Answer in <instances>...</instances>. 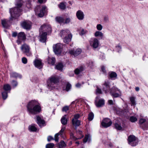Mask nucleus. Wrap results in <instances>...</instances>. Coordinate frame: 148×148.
I'll use <instances>...</instances> for the list:
<instances>
[{
    "label": "nucleus",
    "mask_w": 148,
    "mask_h": 148,
    "mask_svg": "<svg viewBox=\"0 0 148 148\" xmlns=\"http://www.w3.org/2000/svg\"><path fill=\"white\" fill-rule=\"evenodd\" d=\"M8 23L9 21L6 19H4L1 20L2 24L3 27L5 28H7L9 27Z\"/></svg>",
    "instance_id": "5701e85b"
},
{
    "label": "nucleus",
    "mask_w": 148,
    "mask_h": 148,
    "mask_svg": "<svg viewBox=\"0 0 148 148\" xmlns=\"http://www.w3.org/2000/svg\"><path fill=\"white\" fill-rule=\"evenodd\" d=\"M146 121V120L144 119H141L139 120V123L140 124L145 122V125L142 127V128L144 130H146L148 129V121Z\"/></svg>",
    "instance_id": "2eb2a0df"
},
{
    "label": "nucleus",
    "mask_w": 148,
    "mask_h": 148,
    "mask_svg": "<svg viewBox=\"0 0 148 148\" xmlns=\"http://www.w3.org/2000/svg\"><path fill=\"white\" fill-rule=\"evenodd\" d=\"M80 115L79 114H76L74 115V118L72 119L75 120H77L79 117Z\"/></svg>",
    "instance_id": "3c124183"
},
{
    "label": "nucleus",
    "mask_w": 148,
    "mask_h": 148,
    "mask_svg": "<svg viewBox=\"0 0 148 148\" xmlns=\"http://www.w3.org/2000/svg\"><path fill=\"white\" fill-rule=\"evenodd\" d=\"M27 110L29 112L36 114L41 111V108L38 101L32 100L29 102L27 106Z\"/></svg>",
    "instance_id": "f257e3e1"
},
{
    "label": "nucleus",
    "mask_w": 148,
    "mask_h": 148,
    "mask_svg": "<svg viewBox=\"0 0 148 148\" xmlns=\"http://www.w3.org/2000/svg\"><path fill=\"white\" fill-rule=\"evenodd\" d=\"M90 135H86L83 139V142L84 143H86L87 141H90Z\"/></svg>",
    "instance_id": "e433bc0d"
},
{
    "label": "nucleus",
    "mask_w": 148,
    "mask_h": 148,
    "mask_svg": "<svg viewBox=\"0 0 148 148\" xmlns=\"http://www.w3.org/2000/svg\"><path fill=\"white\" fill-rule=\"evenodd\" d=\"M71 87V85L70 84H68L66 86V90L67 91H68L70 89Z\"/></svg>",
    "instance_id": "8fccbe9b"
},
{
    "label": "nucleus",
    "mask_w": 148,
    "mask_h": 148,
    "mask_svg": "<svg viewBox=\"0 0 148 148\" xmlns=\"http://www.w3.org/2000/svg\"><path fill=\"white\" fill-rule=\"evenodd\" d=\"M63 66L62 64L61 63H58L56 66V68L58 70L61 71L62 70Z\"/></svg>",
    "instance_id": "2f4dec72"
},
{
    "label": "nucleus",
    "mask_w": 148,
    "mask_h": 148,
    "mask_svg": "<svg viewBox=\"0 0 148 148\" xmlns=\"http://www.w3.org/2000/svg\"><path fill=\"white\" fill-rule=\"evenodd\" d=\"M55 19L57 22L60 23H63L64 21L63 18L59 16L56 17L55 18Z\"/></svg>",
    "instance_id": "c756f323"
},
{
    "label": "nucleus",
    "mask_w": 148,
    "mask_h": 148,
    "mask_svg": "<svg viewBox=\"0 0 148 148\" xmlns=\"http://www.w3.org/2000/svg\"><path fill=\"white\" fill-rule=\"evenodd\" d=\"M40 32H46L42 33L40 36V40L42 42H45L46 40L47 33H50L51 29L50 26L49 25L44 24L41 25L39 29Z\"/></svg>",
    "instance_id": "f03ea898"
},
{
    "label": "nucleus",
    "mask_w": 148,
    "mask_h": 148,
    "mask_svg": "<svg viewBox=\"0 0 148 148\" xmlns=\"http://www.w3.org/2000/svg\"><path fill=\"white\" fill-rule=\"evenodd\" d=\"M55 59L54 58H49L48 59V62L49 64L53 65L55 63Z\"/></svg>",
    "instance_id": "393cba45"
},
{
    "label": "nucleus",
    "mask_w": 148,
    "mask_h": 148,
    "mask_svg": "<svg viewBox=\"0 0 148 148\" xmlns=\"http://www.w3.org/2000/svg\"><path fill=\"white\" fill-rule=\"evenodd\" d=\"M46 7L45 6H43L42 8L40 10V13L38 14L39 17H42L45 14L47 10Z\"/></svg>",
    "instance_id": "f3484780"
},
{
    "label": "nucleus",
    "mask_w": 148,
    "mask_h": 148,
    "mask_svg": "<svg viewBox=\"0 0 148 148\" xmlns=\"http://www.w3.org/2000/svg\"><path fill=\"white\" fill-rule=\"evenodd\" d=\"M40 6H37L35 8V11L36 13L38 12V10L40 9Z\"/></svg>",
    "instance_id": "4d7b16f0"
},
{
    "label": "nucleus",
    "mask_w": 148,
    "mask_h": 148,
    "mask_svg": "<svg viewBox=\"0 0 148 148\" xmlns=\"http://www.w3.org/2000/svg\"><path fill=\"white\" fill-rule=\"evenodd\" d=\"M72 123L73 125L78 126L80 125V121L78 120H74V119H72Z\"/></svg>",
    "instance_id": "b1692460"
},
{
    "label": "nucleus",
    "mask_w": 148,
    "mask_h": 148,
    "mask_svg": "<svg viewBox=\"0 0 148 148\" xmlns=\"http://www.w3.org/2000/svg\"><path fill=\"white\" fill-rule=\"evenodd\" d=\"M24 2L22 0H17L16 4V7L21 8L23 5Z\"/></svg>",
    "instance_id": "4be33fe9"
},
{
    "label": "nucleus",
    "mask_w": 148,
    "mask_h": 148,
    "mask_svg": "<svg viewBox=\"0 0 148 148\" xmlns=\"http://www.w3.org/2000/svg\"><path fill=\"white\" fill-rule=\"evenodd\" d=\"M115 128L118 130H120L122 129V127L119 124L116 123L115 124Z\"/></svg>",
    "instance_id": "c03bdc74"
},
{
    "label": "nucleus",
    "mask_w": 148,
    "mask_h": 148,
    "mask_svg": "<svg viewBox=\"0 0 148 148\" xmlns=\"http://www.w3.org/2000/svg\"><path fill=\"white\" fill-rule=\"evenodd\" d=\"M70 136H71V138L74 140H75L77 139V138L74 137V136L73 135V134H71Z\"/></svg>",
    "instance_id": "bf43d9fd"
},
{
    "label": "nucleus",
    "mask_w": 148,
    "mask_h": 148,
    "mask_svg": "<svg viewBox=\"0 0 148 148\" xmlns=\"http://www.w3.org/2000/svg\"><path fill=\"white\" fill-rule=\"evenodd\" d=\"M66 115H64L62 117L61 120L62 123L64 125H65L67 123V120L66 119Z\"/></svg>",
    "instance_id": "c85d7f7f"
},
{
    "label": "nucleus",
    "mask_w": 148,
    "mask_h": 148,
    "mask_svg": "<svg viewBox=\"0 0 148 148\" xmlns=\"http://www.w3.org/2000/svg\"><path fill=\"white\" fill-rule=\"evenodd\" d=\"M94 114L92 112H90L88 115V119L89 121L92 120L94 117Z\"/></svg>",
    "instance_id": "a19ab883"
},
{
    "label": "nucleus",
    "mask_w": 148,
    "mask_h": 148,
    "mask_svg": "<svg viewBox=\"0 0 148 148\" xmlns=\"http://www.w3.org/2000/svg\"><path fill=\"white\" fill-rule=\"evenodd\" d=\"M4 90L6 92L8 90H10L11 89V86L9 84H5L3 87Z\"/></svg>",
    "instance_id": "7c9ffc66"
},
{
    "label": "nucleus",
    "mask_w": 148,
    "mask_h": 148,
    "mask_svg": "<svg viewBox=\"0 0 148 148\" xmlns=\"http://www.w3.org/2000/svg\"><path fill=\"white\" fill-rule=\"evenodd\" d=\"M69 106H65L62 108V110L63 112H66L67 111L69 110Z\"/></svg>",
    "instance_id": "49530a36"
},
{
    "label": "nucleus",
    "mask_w": 148,
    "mask_h": 148,
    "mask_svg": "<svg viewBox=\"0 0 148 148\" xmlns=\"http://www.w3.org/2000/svg\"><path fill=\"white\" fill-rule=\"evenodd\" d=\"M45 0H38V2L40 3H42L44 2H45Z\"/></svg>",
    "instance_id": "69168bd1"
},
{
    "label": "nucleus",
    "mask_w": 148,
    "mask_h": 148,
    "mask_svg": "<svg viewBox=\"0 0 148 148\" xmlns=\"http://www.w3.org/2000/svg\"><path fill=\"white\" fill-rule=\"evenodd\" d=\"M66 3L61 2L59 5L58 7L61 10H64L66 8Z\"/></svg>",
    "instance_id": "a878e982"
},
{
    "label": "nucleus",
    "mask_w": 148,
    "mask_h": 148,
    "mask_svg": "<svg viewBox=\"0 0 148 148\" xmlns=\"http://www.w3.org/2000/svg\"><path fill=\"white\" fill-rule=\"evenodd\" d=\"M37 123L39 125L40 124H43L45 123V121L44 120L42 119L40 116H38L37 117Z\"/></svg>",
    "instance_id": "cd10ccee"
},
{
    "label": "nucleus",
    "mask_w": 148,
    "mask_h": 148,
    "mask_svg": "<svg viewBox=\"0 0 148 148\" xmlns=\"http://www.w3.org/2000/svg\"><path fill=\"white\" fill-rule=\"evenodd\" d=\"M97 29L99 30H102L103 27L100 24L97 25Z\"/></svg>",
    "instance_id": "603ef678"
},
{
    "label": "nucleus",
    "mask_w": 148,
    "mask_h": 148,
    "mask_svg": "<svg viewBox=\"0 0 148 148\" xmlns=\"http://www.w3.org/2000/svg\"><path fill=\"white\" fill-rule=\"evenodd\" d=\"M81 52L82 50L80 49H77L75 50L72 49L69 51V53L75 56L78 55L81 53Z\"/></svg>",
    "instance_id": "4468645a"
},
{
    "label": "nucleus",
    "mask_w": 148,
    "mask_h": 148,
    "mask_svg": "<svg viewBox=\"0 0 148 148\" xmlns=\"http://www.w3.org/2000/svg\"><path fill=\"white\" fill-rule=\"evenodd\" d=\"M22 60L23 63L24 64H26L27 62V60L25 57H23L22 59Z\"/></svg>",
    "instance_id": "864d4df0"
},
{
    "label": "nucleus",
    "mask_w": 148,
    "mask_h": 148,
    "mask_svg": "<svg viewBox=\"0 0 148 148\" xmlns=\"http://www.w3.org/2000/svg\"><path fill=\"white\" fill-rule=\"evenodd\" d=\"M99 97H97L96 98L95 101V105L97 107H99L103 106L104 104V101L103 99H100L99 101Z\"/></svg>",
    "instance_id": "ddd939ff"
},
{
    "label": "nucleus",
    "mask_w": 148,
    "mask_h": 148,
    "mask_svg": "<svg viewBox=\"0 0 148 148\" xmlns=\"http://www.w3.org/2000/svg\"><path fill=\"white\" fill-rule=\"evenodd\" d=\"M13 87H16L18 85V83L16 81L12 80L11 83Z\"/></svg>",
    "instance_id": "37998d69"
},
{
    "label": "nucleus",
    "mask_w": 148,
    "mask_h": 148,
    "mask_svg": "<svg viewBox=\"0 0 148 148\" xmlns=\"http://www.w3.org/2000/svg\"><path fill=\"white\" fill-rule=\"evenodd\" d=\"M49 82H48V86L50 87H52L53 84H55L58 83L59 82V79L56 77L52 76L49 79Z\"/></svg>",
    "instance_id": "1a4fd4ad"
},
{
    "label": "nucleus",
    "mask_w": 148,
    "mask_h": 148,
    "mask_svg": "<svg viewBox=\"0 0 148 148\" xmlns=\"http://www.w3.org/2000/svg\"><path fill=\"white\" fill-rule=\"evenodd\" d=\"M2 97L3 99H6L8 97V93L6 91H4L2 93Z\"/></svg>",
    "instance_id": "ea45409f"
},
{
    "label": "nucleus",
    "mask_w": 148,
    "mask_h": 148,
    "mask_svg": "<svg viewBox=\"0 0 148 148\" xmlns=\"http://www.w3.org/2000/svg\"><path fill=\"white\" fill-rule=\"evenodd\" d=\"M65 128H66L65 127H63L60 132L58 133H59V134H62V133L63 132L65 129Z\"/></svg>",
    "instance_id": "6e6d98bb"
},
{
    "label": "nucleus",
    "mask_w": 148,
    "mask_h": 148,
    "mask_svg": "<svg viewBox=\"0 0 148 148\" xmlns=\"http://www.w3.org/2000/svg\"><path fill=\"white\" fill-rule=\"evenodd\" d=\"M95 35L96 37L99 36L102 38L103 36V34L100 32L97 31L95 34Z\"/></svg>",
    "instance_id": "473e14b6"
},
{
    "label": "nucleus",
    "mask_w": 148,
    "mask_h": 148,
    "mask_svg": "<svg viewBox=\"0 0 148 148\" xmlns=\"http://www.w3.org/2000/svg\"><path fill=\"white\" fill-rule=\"evenodd\" d=\"M86 32V31L84 30V29H83L82 30L81 32L80 33V34L82 35H83L85 34Z\"/></svg>",
    "instance_id": "052dcab7"
},
{
    "label": "nucleus",
    "mask_w": 148,
    "mask_h": 148,
    "mask_svg": "<svg viewBox=\"0 0 148 148\" xmlns=\"http://www.w3.org/2000/svg\"><path fill=\"white\" fill-rule=\"evenodd\" d=\"M70 34V32L69 30L66 29L65 30H63L60 32V36L61 37L63 38L68 35Z\"/></svg>",
    "instance_id": "412c9836"
},
{
    "label": "nucleus",
    "mask_w": 148,
    "mask_h": 148,
    "mask_svg": "<svg viewBox=\"0 0 148 148\" xmlns=\"http://www.w3.org/2000/svg\"><path fill=\"white\" fill-rule=\"evenodd\" d=\"M76 15L77 18L79 20H82L84 18L83 13L80 10H79L77 11L76 13Z\"/></svg>",
    "instance_id": "6ab92c4d"
},
{
    "label": "nucleus",
    "mask_w": 148,
    "mask_h": 148,
    "mask_svg": "<svg viewBox=\"0 0 148 148\" xmlns=\"http://www.w3.org/2000/svg\"><path fill=\"white\" fill-rule=\"evenodd\" d=\"M17 35V33L16 32H13L12 34V36L14 37H16Z\"/></svg>",
    "instance_id": "680f3d73"
},
{
    "label": "nucleus",
    "mask_w": 148,
    "mask_h": 148,
    "mask_svg": "<svg viewBox=\"0 0 148 148\" xmlns=\"http://www.w3.org/2000/svg\"><path fill=\"white\" fill-rule=\"evenodd\" d=\"M90 44L93 48L96 49L98 47L99 43L97 39L94 38L90 41Z\"/></svg>",
    "instance_id": "9b49d317"
},
{
    "label": "nucleus",
    "mask_w": 148,
    "mask_h": 148,
    "mask_svg": "<svg viewBox=\"0 0 148 148\" xmlns=\"http://www.w3.org/2000/svg\"><path fill=\"white\" fill-rule=\"evenodd\" d=\"M97 89L96 90V93L98 94H102V92L101 90L98 87H97Z\"/></svg>",
    "instance_id": "5fc2aeb1"
},
{
    "label": "nucleus",
    "mask_w": 148,
    "mask_h": 148,
    "mask_svg": "<svg viewBox=\"0 0 148 148\" xmlns=\"http://www.w3.org/2000/svg\"><path fill=\"white\" fill-rule=\"evenodd\" d=\"M17 36L18 39L16 41V42L18 45L21 44L22 41L26 39V35L23 32L19 33Z\"/></svg>",
    "instance_id": "0eeeda50"
},
{
    "label": "nucleus",
    "mask_w": 148,
    "mask_h": 148,
    "mask_svg": "<svg viewBox=\"0 0 148 148\" xmlns=\"http://www.w3.org/2000/svg\"><path fill=\"white\" fill-rule=\"evenodd\" d=\"M81 86V84L79 83H78L76 85V86L77 87H79Z\"/></svg>",
    "instance_id": "338daca9"
},
{
    "label": "nucleus",
    "mask_w": 148,
    "mask_h": 148,
    "mask_svg": "<svg viewBox=\"0 0 148 148\" xmlns=\"http://www.w3.org/2000/svg\"><path fill=\"white\" fill-rule=\"evenodd\" d=\"M135 90L136 91H138L139 90V88L138 87H136L135 88Z\"/></svg>",
    "instance_id": "774afa93"
},
{
    "label": "nucleus",
    "mask_w": 148,
    "mask_h": 148,
    "mask_svg": "<svg viewBox=\"0 0 148 148\" xmlns=\"http://www.w3.org/2000/svg\"><path fill=\"white\" fill-rule=\"evenodd\" d=\"M34 65L36 67L40 69L42 68V65L41 60L36 59L34 61Z\"/></svg>",
    "instance_id": "dca6fc26"
},
{
    "label": "nucleus",
    "mask_w": 148,
    "mask_h": 148,
    "mask_svg": "<svg viewBox=\"0 0 148 148\" xmlns=\"http://www.w3.org/2000/svg\"><path fill=\"white\" fill-rule=\"evenodd\" d=\"M29 129L30 131L33 132L36 131L37 130L36 128L34 125L29 126Z\"/></svg>",
    "instance_id": "58836bf2"
},
{
    "label": "nucleus",
    "mask_w": 148,
    "mask_h": 148,
    "mask_svg": "<svg viewBox=\"0 0 148 148\" xmlns=\"http://www.w3.org/2000/svg\"><path fill=\"white\" fill-rule=\"evenodd\" d=\"M72 38V35L71 34H69L68 35L64 37V42L68 44L71 41Z\"/></svg>",
    "instance_id": "aec40b11"
},
{
    "label": "nucleus",
    "mask_w": 148,
    "mask_h": 148,
    "mask_svg": "<svg viewBox=\"0 0 148 148\" xmlns=\"http://www.w3.org/2000/svg\"><path fill=\"white\" fill-rule=\"evenodd\" d=\"M110 83L108 82H105L103 86V90L106 93L108 92V90L110 89Z\"/></svg>",
    "instance_id": "a211bd4d"
},
{
    "label": "nucleus",
    "mask_w": 148,
    "mask_h": 148,
    "mask_svg": "<svg viewBox=\"0 0 148 148\" xmlns=\"http://www.w3.org/2000/svg\"><path fill=\"white\" fill-rule=\"evenodd\" d=\"M21 49L23 53L25 54L27 56H30L32 55L30 51V47L27 44L24 43L21 47Z\"/></svg>",
    "instance_id": "7ed1b4c3"
},
{
    "label": "nucleus",
    "mask_w": 148,
    "mask_h": 148,
    "mask_svg": "<svg viewBox=\"0 0 148 148\" xmlns=\"http://www.w3.org/2000/svg\"><path fill=\"white\" fill-rule=\"evenodd\" d=\"M83 70V68L82 67L77 68L75 69L74 71L75 74L78 75Z\"/></svg>",
    "instance_id": "bb28decb"
},
{
    "label": "nucleus",
    "mask_w": 148,
    "mask_h": 148,
    "mask_svg": "<svg viewBox=\"0 0 148 148\" xmlns=\"http://www.w3.org/2000/svg\"><path fill=\"white\" fill-rule=\"evenodd\" d=\"M130 120L131 122L134 123L137 121L138 118L136 116H132L130 117Z\"/></svg>",
    "instance_id": "c9c22d12"
},
{
    "label": "nucleus",
    "mask_w": 148,
    "mask_h": 148,
    "mask_svg": "<svg viewBox=\"0 0 148 148\" xmlns=\"http://www.w3.org/2000/svg\"><path fill=\"white\" fill-rule=\"evenodd\" d=\"M21 26L24 29H29L31 28V23L29 21H24L21 23Z\"/></svg>",
    "instance_id": "f8f14e48"
},
{
    "label": "nucleus",
    "mask_w": 148,
    "mask_h": 148,
    "mask_svg": "<svg viewBox=\"0 0 148 148\" xmlns=\"http://www.w3.org/2000/svg\"><path fill=\"white\" fill-rule=\"evenodd\" d=\"M63 45L61 43H57L53 46V50L56 54H60L62 51Z\"/></svg>",
    "instance_id": "423d86ee"
},
{
    "label": "nucleus",
    "mask_w": 148,
    "mask_h": 148,
    "mask_svg": "<svg viewBox=\"0 0 148 148\" xmlns=\"http://www.w3.org/2000/svg\"><path fill=\"white\" fill-rule=\"evenodd\" d=\"M60 134H59V133H58L57 134H56L55 135V139L54 140L55 141L57 142L58 141L59 138H58V136Z\"/></svg>",
    "instance_id": "09e8293b"
},
{
    "label": "nucleus",
    "mask_w": 148,
    "mask_h": 148,
    "mask_svg": "<svg viewBox=\"0 0 148 148\" xmlns=\"http://www.w3.org/2000/svg\"><path fill=\"white\" fill-rule=\"evenodd\" d=\"M71 21L70 18L68 17L66 18L65 20L64 21V23L67 24L69 23Z\"/></svg>",
    "instance_id": "de8ad7c7"
},
{
    "label": "nucleus",
    "mask_w": 148,
    "mask_h": 148,
    "mask_svg": "<svg viewBox=\"0 0 148 148\" xmlns=\"http://www.w3.org/2000/svg\"><path fill=\"white\" fill-rule=\"evenodd\" d=\"M110 76L111 78H116L117 76L116 74L114 72H111L110 75Z\"/></svg>",
    "instance_id": "79ce46f5"
},
{
    "label": "nucleus",
    "mask_w": 148,
    "mask_h": 148,
    "mask_svg": "<svg viewBox=\"0 0 148 148\" xmlns=\"http://www.w3.org/2000/svg\"><path fill=\"white\" fill-rule=\"evenodd\" d=\"M112 123L110 119L105 118L103 120L101 124L103 127L106 128L110 126Z\"/></svg>",
    "instance_id": "9d476101"
},
{
    "label": "nucleus",
    "mask_w": 148,
    "mask_h": 148,
    "mask_svg": "<svg viewBox=\"0 0 148 148\" xmlns=\"http://www.w3.org/2000/svg\"><path fill=\"white\" fill-rule=\"evenodd\" d=\"M135 97H130V100L131 102V105L135 106L136 103L135 101Z\"/></svg>",
    "instance_id": "f704fd0d"
},
{
    "label": "nucleus",
    "mask_w": 148,
    "mask_h": 148,
    "mask_svg": "<svg viewBox=\"0 0 148 148\" xmlns=\"http://www.w3.org/2000/svg\"><path fill=\"white\" fill-rule=\"evenodd\" d=\"M58 146L59 148H63L66 147V145L64 141H62L59 143Z\"/></svg>",
    "instance_id": "4c0bfd02"
},
{
    "label": "nucleus",
    "mask_w": 148,
    "mask_h": 148,
    "mask_svg": "<svg viewBox=\"0 0 148 148\" xmlns=\"http://www.w3.org/2000/svg\"><path fill=\"white\" fill-rule=\"evenodd\" d=\"M10 76L11 77L14 78H16L17 77H19L21 78V75L15 72L12 73L10 74Z\"/></svg>",
    "instance_id": "72a5a7b5"
},
{
    "label": "nucleus",
    "mask_w": 148,
    "mask_h": 148,
    "mask_svg": "<svg viewBox=\"0 0 148 148\" xmlns=\"http://www.w3.org/2000/svg\"><path fill=\"white\" fill-rule=\"evenodd\" d=\"M128 140L129 144L132 146H135L138 144V142L136 140V138L133 135H130L129 136Z\"/></svg>",
    "instance_id": "6e6552de"
},
{
    "label": "nucleus",
    "mask_w": 148,
    "mask_h": 148,
    "mask_svg": "<svg viewBox=\"0 0 148 148\" xmlns=\"http://www.w3.org/2000/svg\"><path fill=\"white\" fill-rule=\"evenodd\" d=\"M110 93L112 96L114 97H117L121 96L120 91L115 86L110 89Z\"/></svg>",
    "instance_id": "20e7f679"
},
{
    "label": "nucleus",
    "mask_w": 148,
    "mask_h": 148,
    "mask_svg": "<svg viewBox=\"0 0 148 148\" xmlns=\"http://www.w3.org/2000/svg\"><path fill=\"white\" fill-rule=\"evenodd\" d=\"M101 69L102 71L103 72V73H106V71L105 70V68L104 66H102L101 67Z\"/></svg>",
    "instance_id": "e2e57ef3"
},
{
    "label": "nucleus",
    "mask_w": 148,
    "mask_h": 148,
    "mask_svg": "<svg viewBox=\"0 0 148 148\" xmlns=\"http://www.w3.org/2000/svg\"><path fill=\"white\" fill-rule=\"evenodd\" d=\"M54 146L53 143H50L47 144L46 145V148H53Z\"/></svg>",
    "instance_id": "a18cd8bd"
},
{
    "label": "nucleus",
    "mask_w": 148,
    "mask_h": 148,
    "mask_svg": "<svg viewBox=\"0 0 148 148\" xmlns=\"http://www.w3.org/2000/svg\"><path fill=\"white\" fill-rule=\"evenodd\" d=\"M52 140H53V138L51 136H49L48 137L47 140L48 141H50Z\"/></svg>",
    "instance_id": "13d9d810"
},
{
    "label": "nucleus",
    "mask_w": 148,
    "mask_h": 148,
    "mask_svg": "<svg viewBox=\"0 0 148 148\" xmlns=\"http://www.w3.org/2000/svg\"><path fill=\"white\" fill-rule=\"evenodd\" d=\"M108 103L110 105H113V101L111 100H109L108 101Z\"/></svg>",
    "instance_id": "0e129e2a"
},
{
    "label": "nucleus",
    "mask_w": 148,
    "mask_h": 148,
    "mask_svg": "<svg viewBox=\"0 0 148 148\" xmlns=\"http://www.w3.org/2000/svg\"><path fill=\"white\" fill-rule=\"evenodd\" d=\"M10 11L11 17L14 18V16H19V13L21 11V8L15 7L10 9Z\"/></svg>",
    "instance_id": "39448f33"
}]
</instances>
